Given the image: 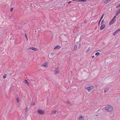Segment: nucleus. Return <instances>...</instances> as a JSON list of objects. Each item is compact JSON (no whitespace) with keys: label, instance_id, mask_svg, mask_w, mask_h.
Listing matches in <instances>:
<instances>
[{"label":"nucleus","instance_id":"f257e3e1","mask_svg":"<svg viewBox=\"0 0 120 120\" xmlns=\"http://www.w3.org/2000/svg\"><path fill=\"white\" fill-rule=\"evenodd\" d=\"M105 110L108 112H111L113 110V108L112 106L109 105H107L105 107Z\"/></svg>","mask_w":120,"mask_h":120},{"label":"nucleus","instance_id":"f03ea898","mask_svg":"<svg viewBox=\"0 0 120 120\" xmlns=\"http://www.w3.org/2000/svg\"><path fill=\"white\" fill-rule=\"evenodd\" d=\"M27 50L28 51L30 52H32V51H38V49L37 48L33 47L28 48L27 49Z\"/></svg>","mask_w":120,"mask_h":120},{"label":"nucleus","instance_id":"7ed1b4c3","mask_svg":"<svg viewBox=\"0 0 120 120\" xmlns=\"http://www.w3.org/2000/svg\"><path fill=\"white\" fill-rule=\"evenodd\" d=\"M105 27V22L103 20L101 22V25L100 27V30H102L104 29Z\"/></svg>","mask_w":120,"mask_h":120},{"label":"nucleus","instance_id":"20e7f679","mask_svg":"<svg viewBox=\"0 0 120 120\" xmlns=\"http://www.w3.org/2000/svg\"><path fill=\"white\" fill-rule=\"evenodd\" d=\"M85 88L89 92H90L94 88V86H91L87 87H85Z\"/></svg>","mask_w":120,"mask_h":120},{"label":"nucleus","instance_id":"39448f33","mask_svg":"<svg viewBox=\"0 0 120 120\" xmlns=\"http://www.w3.org/2000/svg\"><path fill=\"white\" fill-rule=\"evenodd\" d=\"M60 72V71L58 68H56L54 71V73L55 74L57 75L59 74Z\"/></svg>","mask_w":120,"mask_h":120},{"label":"nucleus","instance_id":"423d86ee","mask_svg":"<svg viewBox=\"0 0 120 120\" xmlns=\"http://www.w3.org/2000/svg\"><path fill=\"white\" fill-rule=\"evenodd\" d=\"M38 112L39 113L42 115H43L45 113V112L41 109H38Z\"/></svg>","mask_w":120,"mask_h":120},{"label":"nucleus","instance_id":"0eeeda50","mask_svg":"<svg viewBox=\"0 0 120 120\" xmlns=\"http://www.w3.org/2000/svg\"><path fill=\"white\" fill-rule=\"evenodd\" d=\"M41 66L47 68L48 67V63L47 62H45L42 64Z\"/></svg>","mask_w":120,"mask_h":120},{"label":"nucleus","instance_id":"6e6552de","mask_svg":"<svg viewBox=\"0 0 120 120\" xmlns=\"http://www.w3.org/2000/svg\"><path fill=\"white\" fill-rule=\"evenodd\" d=\"M120 13V8L118 9L116 12V15L117 16Z\"/></svg>","mask_w":120,"mask_h":120},{"label":"nucleus","instance_id":"1a4fd4ad","mask_svg":"<svg viewBox=\"0 0 120 120\" xmlns=\"http://www.w3.org/2000/svg\"><path fill=\"white\" fill-rule=\"evenodd\" d=\"M79 120H84V117L81 115H79Z\"/></svg>","mask_w":120,"mask_h":120},{"label":"nucleus","instance_id":"9d476101","mask_svg":"<svg viewBox=\"0 0 120 120\" xmlns=\"http://www.w3.org/2000/svg\"><path fill=\"white\" fill-rule=\"evenodd\" d=\"M115 20L112 19L109 23V25H110L114 22Z\"/></svg>","mask_w":120,"mask_h":120},{"label":"nucleus","instance_id":"9b49d317","mask_svg":"<svg viewBox=\"0 0 120 120\" xmlns=\"http://www.w3.org/2000/svg\"><path fill=\"white\" fill-rule=\"evenodd\" d=\"M60 48V46L59 45H57L54 48V49H59Z\"/></svg>","mask_w":120,"mask_h":120},{"label":"nucleus","instance_id":"f8f14e48","mask_svg":"<svg viewBox=\"0 0 120 120\" xmlns=\"http://www.w3.org/2000/svg\"><path fill=\"white\" fill-rule=\"evenodd\" d=\"M104 15V14H103L101 16V18L100 19V20H99V22H98V25H99V24H100V22H101V20L102 19V18H103V17Z\"/></svg>","mask_w":120,"mask_h":120},{"label":"nucleus","instance_id":"ddd939ff","mask_svg":"<svg viewBox=\"0 0 120 120\" xmlns=\"http://www.w3.org/2000/svg\"><path fill=\"white\" fill-rule=\"evenodd\" d=\"M16 100L17 102L18 103L20 102V100L19 98V97H17L16 98Z\"/></svg>","mask_w":120,"mask_h":120},{"label":"nucleus","instance_id":"4468645a","mask_svg":"<svg viewBox=\"0 0 120 120\" xmlns=\"http://www.w3.org/2000/svg\"><path fill=\"white\" fill-rule=\"evenodd\" d=\"M111 0H105L104 2V3L105 4H106L108 3Z\"/></svg>","mask_w":120,"mask_h":120},{"label":"nucleus","instance_id":"2eb2a0df","mask_svg":"<svg viewBox=\"0 0 120 120\" xmlns=\"http://www.w3.org/2000/svg\"><path fill=\"white\" fill-rule=\"evenodd\" d=\"M24 82L26 84L29 85V84L28 82L26 79H25L24 80Z\"/></svg>","mask_w":120,"mask_h":120},{"label":"nucleus","instance_id":"dca6fc26","mask_svg":"<svg viewBox=\"0 0 120 120\" xmlns=\"http://www.w3.org/2000/svg\"><path fill=\"white\" fill-rule=\"evenodd\" d=\"M57 112V111L56 110H54L52 111V114H55Z\"/></svg>","mask_w":120,"mask_h":120},{"label":"nucleus","instance_id":"f3484780","mask_svg":"<svg viewBox=\"0 0 120 120\" xmlns=\"http://www.w3.org/2000/svg\"><path fill=\"white\" fill-rule=\"evenodd\" d=\"M90 48H88V49H87L86 50V53H88L90 51Z\"/></svg>","mask_w":120,"mask_h":120},{"label":"nucleus","instance_id":"a211bd4d","mask_svg":"<svg viewBox=\"0 0 120 120\" xmlns=\"http://www.w3.org/2000/svg\"><path fill=\"white\" fill-rule=\"evenodd\" d=\"M77 49V47L76 45H75L74 49V50H76Z\"/></svg>","mask_w":120,"mask_h":120},{"label":"nucleus","instance_id":"6ab92c4d","mask_svg":"<svg viewBox=\"0 0 120 120\" xmlns=\"http://www.w3.org/2000/svg\"><path fill=\"white\" fill-rule=\"evenodd\" d=\"M6 75H7L6 74H5L3 76V78L4 79H5L6 78Z\"/></svg>","mask_w":120,"mask_h":120},{"label":"nucleus","instance_id":"aec40b11","mask_svg":"<svg viewBox=\"0 0 120 120\" xmlns=\"http://www.w3.org/2000/svg\"><path fill=\"white\" fill-rule=\"evenodd\" d=\"M100 53L99 52H97L95 54L96 56H98L99 55Z\"/></svg>","mask_w":120,"mask_h":120},{"label":"nucleus","instance_id":"412c9836","mask_svg":"<svg viewBox=\"0 0 120 120\" xmlns=\"http://www.w3.org/2000/svg\"><path fill=\"white\" fill-rule=\"evenodd\" d=\"M86 0H77V1H82V2H86Z\"/></svg>","mask_w":120,"mask_h":120},{"label":"nucleus","instance_id":"4be33fe9","mask_svg":"<svg viewBox=\"0 0 120 120\" xmlns=\"http://www.w3.org/2000/svg\"><path fill=\"white\" fill-rule=\"evenodd\" d=\"M28 109V108L27 107H26L25 108V111L26 112H27V111Z\"/></svg>","mask_w":120,"mask_h":120},{"label":"nucleus","instance_id":"5701e85b","mask_svg":"<svg viewBox=\"0 0 120 120\" xmlns=\"http://www.w3.org/2000/svg\"><path fill=\"white\" fill-rule=\"evenodd\" d=\"M13 10V8H11L10 10V11L11 12Z\"/></svg>","mask_w":120,"mask_h":120},{"label":"nucleus","instance_id":"b1692460","mask_svg":"<svg viewBox=\"0 0 120 120\" xmlns=\"http://www.w3.org/2000/svg\"><path fill=\"white\" fill-rule=\"evenodd\" d=\"M120 7V4H119V5H117L116 6V7L117 8H119V7Z\"/></svg>","mask_w":120,"mask_h":120},{"label":"nucleus","instance_id":"393cba45","mask_svg":"<svg viewBox=\"0 0 120 120\" xmlns=\"http://www.w3.org/2000/svg\"><path fill=\"white\" fill-rule=\"evenodd\" d=\"M66 102L68 104H70V101L69 100L67 101Z\"/></svg>","mask_w":120,"mask_h":120},{"label":"nucleus","instance_id":"a878e982","mask_svg":"<svg viewBox=\"0 0 120 120\" xmlns=\"http://www.w3.org/2000/svg\"><path fill=\"white\" fill-rule=\"evenodd\" d=\"M116 33H117L116 32V31L115 32H113V35H114V36L115 35Z\"/></svg>","mask_w":120,"mask_h":120},{"label":"nucleus","instance_id":"bb28decb","mask_svg":"<svg viewBox=\"0 0 120 120\" xmlns=\"http://www.w3.org/2000/svg\"><path fill=\"white\" fill-rule=\"evenodd\" d=\"M54 55V54L53 53H52L51 54V55L52 56H53Z\"/></svg>","mask_w":120,"mask_h":120},{"label":"nucleus","instance_id":"cd10ccee","mask_svg":"<svg viewBox=\"0 0 120 120\" xmlns=\"http://www.w3.org/2000/svg\"><path fill=\"white\" fill-rule=\"evenodd\" d=\"M25 37L26 38V40H27V41H28V38H27V37L26 35V34H25Z\"/></svg>","mask_w":120,"mask_h":120},{"label":"nucleus","instance_id":"c85d7f7f","mask_svg":"<svg viewBox=\"0 0 120 120\" xmlns=\"http://www.w3.org/2000/svg\"><path fill=\"white\" fill-rule=\"evenodd\" d=\"M116 31L117 33L119 32V30H117Z\"/></svg>","mask_w":120,"mask_h":120},{"label":"nucleus","instance_id":"c756f323","mask_svg":"<svg viewBox=\"0 0 120 120\" xmlns=\"http://www.w3.org/2000/svg\"><path fill=\"white\" fill-rule=\"evenodd\" d=\"M116 16H115L113 18V19H114V20H115L114 19H115L116 18Z\"/></svg>","mask_w":120,"mask_h":120},{"label":"nucleus","instance_id":"7c9ffc66","mask_svg":"<svg viewBox=\"0 0 120 120\" xmlns=\"http://www.w3.org/2000/svg\"><path fill=\"white\" fill-rule=\"evenodd\" d=\"M107 91H106V90H104V92L105 93H106Z\"/></svg>","mask_w":120,"mask_h":120},{"label":"nucleus","instance_id":"2f4dec72","mask_svg":"<svg viewBox=\"0 0 120 120\" xmlns=\"http://www.w3.org/2000/svg\"><path fill=\"white\" fill-rule=\"evenodd\" d=\"M94 56H92L91 57H92V58H94Z\"/></svg>","mask_w":120,"mask_h":120},{"label":"nucleus","instance_id":"473e14b6","mask_svg":"<svg viewBox=\"0 0 120 120\" xmlns=\"http://www.w3.org/2000/svg\"><path fill=\"white\" fill-rule=\"evenodd\" d=\"M71 1H70L68 2V4H69V3H71Z\"/></svg>","mask_w":120,"mask_h":120},{"label":"nucleus","instance_id":"72a5a7b5","mask_svg":"<svg viewBox=\"0 0 120 120\" xmlns=\"http://www.w3.org/2000/svg\"><path fill=\"white\" fill-rule=\"evenodd\" d=\"M118 30H119V31H120V28H119Z\"/></svg>","mask_w":120,"mask_h":120},{"label":"nucleus","instance_id":"f704fd0d","mask_svg":"<svg viewBox=\"0 0 120 120\" xmlns=\"http://www.w3.org/2000/svg\"><path fill=\"white\" fill-rule=\"evenodd\" d=\"M119 72H120V69L119 71Z\"/></svg>","mask_w":120,"mask_h":120},{"label":"nucleus","instance_id":"c9c22d12","mask_svg":"<svg viewBox=\"0 0 120 120\" xmlns=\"http://www.w3.org/2000/svg\"><path fill=\"white\" fill-rule=\"evenodd\" d=\"M98 116V115H96V116Z\"/></svg>","mask_w":120,"mask_h":120},{"label":"nucleus","instance_id":"e433bc0d","mask_svg":"<svg viewBox=\"0 0 120 120\" xmlns=\"http://www.w3.org/2000/svg\"><path fill=\"white\" fill-rule=\"evenodd\" d=\"M79 45H80L81 44H79Z\"/></svg>","mask_w":120,"mask_h":120}]
</instances>
